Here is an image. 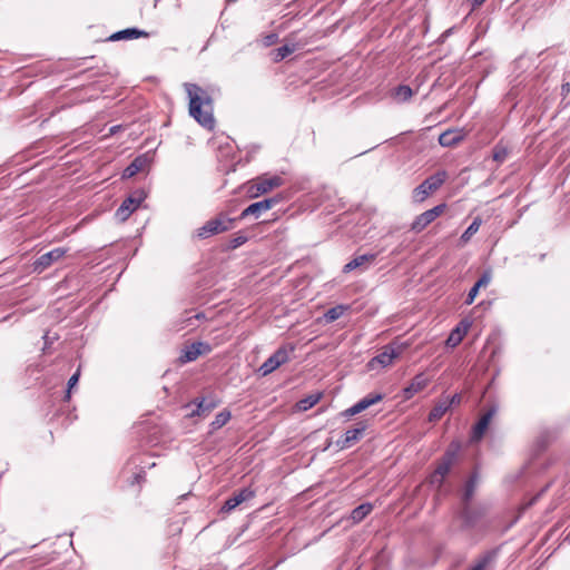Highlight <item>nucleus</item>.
I'll use <instances>...</instances> for the list:
<instances>
[{
	"label": "nucleus",
	"instance_id": "obj_37",
	"mask_svg": "<svg viewBox=\"0 0 570 570\" xmlns=\"http://www.w3.org/2000/svg\"><path fill=\"white\" fill-rule=\"evenodd\" d=\"M80 376V370L78 368L76 373H73L70 379L68 380V390H67V396L69 397L70 391L72 387L78 383Z\"/></svg>",
	"mask_w": 570,
	"mask_h": 570
},
{
	"label": "nucleus",
	"instance_id": "obj_47",
	"mask_svg": "<svg viewBox=\"0 0 570 570\" xmlns=\"http://www.w3.org/2000/svg\"><path fill=\"white\" fill-rule=\"evenodd\" d=\"M248 216H249V205L242 210L239 218H246Z\"/></svg>",
	"mask_w": 570,
	"mask_h": 570
},
{
	"label": "nucleus",
	"instance_id": "obj_10",
	"mask_svg": "<svg viewBox=\"0 0 570 570\" xmlns=\"http://www.w3.org/2000/svg\"><path fill=\"white\" fill-rule=\"evenodd\" d=\"M365 424H358L357 428L347 430L344 435L336 441L338 449L344 450L351 448L354 443L361 440L364 434Z\"/></svg>",
	"mask_w": 570,
	"mask_h": 570
},
{
	"label": "nucleus",
	"instance_id": "obj_49",
	"mask_svg": "<svg viewBox=\"0 0 570 570\" xmlns=\"http://www.w3.org/2000/svg\"><path fill=\"white\" fill-rule=\"evenodd\" d=\"M566 541H569V542H570V532L567 534V537H566Z\"/></svg>",
	"mask_w": 570,
	"mask_h": 570
},
{
	"label": "nucleus",
	"instance_id": "obj_1",
	"mask_svg": "<svg viewBox=\"0 0 570 570\" xmlns=\"http://www.w3.org/2000/svg\"><path fill=\"white\" fill-rule=\"evenodd\" d=\"M184 87L189 98V115L204 128L214 129L213 101L219 90L213 86L204 88L196 83H185Z\"/></svg>",
	"mask_w": 570,
	"mask_h": 570
},
{
	"label": "nucleus",
	"instance_id": "obj_29",
	"mask_svg": "<svg viewBox=\"0 0 570 570\" xmlns=\"http://www.w3.org/2000/svg\"><path fill=\"white\" fill-rule=\"evenodd\" d=\"M413 96V90L406 85H400L394 90V98L399 101H407Z\"/></svg>",
	"mask_w": 570,
	"mask_h": 570
},
{
	"label": "nucleus",
	"instance_id": "obj_25",
	"mask_svg": "<svg viewBox=\"0 0 570 570\" xmlns=\"http://www.w3.org/2000/svg\"><path fill=\"white\" fill-rule=\"evenodd\" d=\"M451 407V402H448V400H441L438 402L433 409L429 413V421L435 422L440 420Z\"/></svg>",
	"mask_w": 570,
	"mask_h": 570
},
{
	"label": "nucleus",
	"instance_id": "obj_4",
	"mask_svg": "<svg viewBox=\"0 0 570 570\" xmlns=\"http://www.w3.org/2000/svg\"><path fill=\"white\" fill-rule=\"evenodd\" d=\"M283 183V178L277 175H264L252 179V198L267 194L273 189L281 187Z\"/></svg>",
	"mask_w": 570,
	"mask_h": 570
},
{
	"label": "nucleus",
	"instance_id": "obj_16",
	"mask_svg": "<svg viewBox=\"0 0 570 570\" xmlns=\"http://www.w3.org/2000/svg\"><path fill=\"white\" fill-rule=\"evenodd\" d=\"M193 404L196 405V409L189 413V416L207 415L217 406L218 402L214 396L209 395L202 397L199 401L195 400Z\"/></svg>",
	"mask_w": 570,
	"mask_h": 570
},
{
	"label": "nucleus",
	"instance_id": "obj_20",
	"mask_svg": "<svg viewBox=\"0 0 570 570\" xmlns=\"http://www.w3.org/2000/svg\"><path fill=\"white\" fill-rule=\"evenodd\" d=\"M491 279H492L491 272L490 271H485L481 275L479 281L469 291L468 296L465 298V304L466 305H471L474 302L475 297L478 296L480 288L487 287L490 284Z\"/></svg>",
	"mask_w": 570,
	"mask_h": 570
},
{
	"label": "nucleus",
	"instance_id": "obj_28",
	"mask_svg": "<svg viewBox=\"0 0 570 570\" xmlns=\"http://www.w3.org/2000/svg\"><path fill=\"white\" fill-rule=\"evenodd\" d=\"M481 223L482 220L480 217L474 218L470 226L461 235V240L463 243H468L471 239V237L479 230Z\"/></svg>",
	"mask_w": 570,
	"mask_h": 570
},
{
	"label": "nucleus",
	"instance_id": "obj_15",
	"mask_svg": "<svg viewBox=\"0 0 570 570\" xmlns=\"http://www.w3.org/2000/svg\"><path fill=\"white\" fill-rule=\"evenodd\" d=\"M206 351H209V346L207 344L202 342L193 343L183 350L181 354L179 355V362L183 364L193 362Z\"/></svg>",
	"mask_w": 570,
	"mask_h": 570
},
{
	"label": "nucleus",
	"instance_id": "obj_19",
	"mask_svg": "<svg viewBox=\"0 0 570 570\" xmlns=\"http://www.w3.org/2000/svg\"><path fill=\"white\" fill-rule=\"evenodd\" d=\"M282 200L281 195L265 198L259 202L252 203V216L258 218L263 212H266L277 205Z\"/></svg>",
	"mask_w": 570,
	"mask_h": 570
},
{
	"label": "nucleus",
	"instance_id": "obj_41",
	"mask_svg": "<svg viewBox=\"0 0 570 570\" xmlns=\"http://www.w3.org/2000/svg\"><path fill=\"white\" fill-rule=\"evenodd\" d=\"M246 168V164L245 163H237L236 165H234L233 169L230 171H228L227 174H232V173H236L238 169H245Z\"/></svg>",
	"mask_w": 570,
	"mask_h": 570
},
{
	"label": "nucleus",
	"instance_id": "obj_39",
	"mask_svg": "<svg viewBox=\"0 0 570 570\" xmlns=\"http://www.w3.org/2000/svg\"><path fill=\"white\" fill-rule=\"evenodd\" d=\"M144 480H145V472L141 471V472L132 475V480L130 483L131 484H135V483L140 484Z\"/></svg>",
	"mask_w": 570,
	"mask_h": 570
},
{
	"label": "nucleus",
	"instance_id": "obj_9",
	"mask_svg": "<svg viewBox=\"0 0 570 570\" xmlns=\"http://www.w3.org/2000/svg\"><path fill=\"white\" fill-rule=\"evenodd\" d=\"M142 199L144 197L141 195H139L138 197L129 196L128 198H126L119 206V208L116 210V218L119 222L127 220L128 217L139 207Z\"/></svg>",
	"mask_w": 570,
	"mask_h": 570
},
{
	"label": "nucleus",
	"instance_id": "obj_44",
	"mask_svg": "<svg viewBox=\"0 0 570 570\" xmlns=\"http://www.w3.org/2000/svg\"><path fill=\"white\" fill-rule=\"evenodd\" d=\"M448 402H451V406L453 404H459L461 401V396L459 394H454L451 399H446Z\"/></svg>",
	"mask_w": 570,
	"mask_h": 570
},
{
	"label": "nucleus",
	"instance_id": "obj_35",
	"mask_svg": "<svg viewBox=\"0 0 570 570\" xmlns=\"http://www.w3.org/2000/svg\"><path fill=\"white\" fill-rule=\"evenodd\" d=\"M247 242V236L245 235H238L236 237H233L229 243H228V248L229 249H235L239 246H242L243 244H245Z\"/></svg>",
	"mask_w": 570,
	"mask_h": 570
},
{
	"label": "nucleus",
	"instance_id": "obj_31",
	"mask_svg": "<svg viewBox=\"0 0 570 570\" xmlns=\"http://www.w3.org/2000/svg\"><path fill=\"white\" fill-rule=\"evenodd\" d=\"M203 318H205L204 313H196L194 315L186 316L181 320L180 326L178 327V330L193 328V327H195L194 321H199Z\"/></svg>",
	"mask_w": 570,
	"mask_h": 570
},
{
	"label": "nucleus",
	"instance_id": "obj_33",
	"mask_svg": "<svg viewBox=\"0 0 570 570\" xmlns=\"http://www.w3.org/2000/svg\"><path fill=\"white\" fill-rule=\"evenodd\" d=\"M509 155V150L505 146L497 145L493 149V159L498 163H503Z\"/></svg>",
	"mask_w": 570,
	"mask_h": 570
},
{
	"label": "nucleus",
	"instance_id": "obj_43",
	"mask_svg": "<svg viewBox=\"0 0 570 570\" xmlns=\"http://www.w3.org/2000/svg\"><path fill=\"white\" fill-rule=\"evenodd\" d=\"M487 566V560L483 559L482 561L478 562L471 570H484Z\"/></svg>",
	"mask_w": 570,
	"mask_h": 570
},
{
	"label": "nucleus",
	"instance_id": "obj_26",
	"mask_svg": "<svg viewBox=\"0 0 570 570\" xmlns=\"http://www.w3.org/2000/svg\"><path fill=\"white\" fill-rule=\"evenodd\" d=\"M296 50L295 45H284L272 51L274 62H279Z\"/></svg>",
	"mask_w": 570,
	"mask_h": 570
},
{
	"label": "nucleus",
	"instance_id": "obj_14",
	"mask_svg": "<svg viewBox=\"0 0 570 570\" xmlns=\"http://www.w3.org/2000/svg\"><path fill=\"white\" fill-rule=\"evenodd\" d=\"M150 163L148 154L137 156L122 171V178H131L142 171Z\"/></svg>",
	"mask_w": 570,
	"mask_h": 570
},
{
	"label": "nucleus",
	"instance_id": "obj_23",
	"mask_svg": "<svg viewBox=\"0 0 570 570\" xmlns=\"http://www.w3.org/2000/svg\"><path fill=\"white\" fill-rule=\"evenodd\" d=\"M469 326L470 323L461 322V324L450 333L446 340V345L450 347H455L459 345L468 333Z\"/></svg>",
	"mask_w": 570,
	"mask_h": 570
},
{
	"label": "nucleus",
	"instance_id": "obj_13",
	"mask_svg": "<svg viewBox=\"0 0 570 570\" xmlns=\"http://www.w3.org/2000/svg\"><path fill=\"white\" fill-rule=\"evenodd\" d=\"M430 383V379H428L424 373L416 374L411 383L403 389V397L405 400L412 399L416 393L424 390Z\"/></svg>",
	"mask_w": 570,
	"mask_h": 570
},
{
	"label": "nucleus",
	"instance_id": "obj_7",
	"mask_svg": "<svg viewBox=\"0 0 570 570\" xmlns=\"http://www.w3.org/2000/svg\"><path fill=\"white\" fill-rule=\"evenodd\" d=\"M456 451L458 448L452 449L450 448L443 455L441 462L438 464L434 474L432 476L433 482H438L439 484H442L444 476L450 472L451 466L456 460Z\"/></svg>",
	"mask_w": 570,
	"mask_h": 570
},
{
	"label": "nucleus",
	"instance_id": "obj_30",
	"mask_svg": "<svg viewBox=\"0 0 570 570\" xmlns=\"http://www.w3.org/2000/svg\"><path fill=\"white\" fill-rule=\"evenodd\" d=\"M345 307L343 305H337L330 308L325 314V321L331 323L338 320L344 314Z\"/></svg>",
	"mask_w": 570,
	"mask_h": 570
},
{
	"label": "nucleus",
	"instance_id": "obj_42",
	"mask_svg": "<svg viewBox=\"0 0 570 570\" xmlns=\"http://www.w3.org/2000/svg\"><path fill=\"white\" fill-rule=\"evenodd\" d=\"M570 92V83L569 82H564L562 83L561 86V95L563 97H567V95Z\"/></svg>",
	"mask_w": 570,
	"mask_h": 570
},
{
	"label": "nucleus",
	"instance_id": "obj_5",
	"mask_svg": "<svg viewBox=\"0 0 570 570\" xmlns=\"http://www.w3.org/2000/svg\"><path fill=\"white\" fill-rule=\"evenodd\" d=\"M294 351V347L289 348L283 346L279 347L258 368V372L262 376L268 375L281 365L285 364L289 361V354Z\"/></svg>",
	"mask_w": 570,
	"mask_h": 570
},
{
	"label": "nucleus",
	"instance_id": "obj_27",
	"mask_svg": "<svg viewBox=\"0 0 570 570\" xmlns=\"http://www.w3.org/2000/svg\"><path fill=\"white\" fill-rule=\"evenodd\" d=\"M373 505L371 503H363L352 511L351 518L354 522H361L366 515L371 513Z\"/></svg>",
	"mask_w": 570,
	"mask_h": 570
},
{
	"label": "nucleus",
	"instance_id": "obj_18",
	"mask_svg": "<svg viewBox=\"0 0 570 570\" xmlns=\"http://www.w3.org/2000/svg\"><path fill=\"white\" fill-rule=\"evenodd\" d=\"M494 414H495V409H490L480 417V420L473 428V434H472L473 440L478 441V440L482 439V436L484 435Z\"/></svg>",
	"mask_w": 570,
	"mask_h": 570
},
{
	"label": "nucleus",
	"instance_id": "obj_2",
	"mask_svg": "<svg viewBox=\"0 0 570 570\" xmlns=\"http://www.w3.org/2000/svg\"><path fill=\"white\" fill-rule=\"evenodd\" d=\"M448 173L445 170H439L434 175L428 177L422 184H420L413 190V199L416 203H422L431 194L436 191L446 180Z\"/></svg>",
	"mask_w": 570,
	"mask_h": 570
},
{
	"label": "nucleus",
	"instance_id": "obj_11",
	"mask_svg": "<svg viewBox=\"0 0 570 570\" xmlns=\"http://www.w3.org/2000/svg\"><path fill=\"white\" fill-rule=\"evenodd\" d=\"M399 355L400 352L395 351V348L390 345L385 346L381 353H379L368 362V367L373 370L375 368L376 364L381 365L382 367H386L391 365Z\"/></svg>",
	"mask_w": 570,
	"mask_h": 570
},
{
	"label": "nucleus",
	"instance_id": "obj_12",
	"mask_svg": "<svg viewBox=\"0 0 570 570\" xmlns=\"http://www.w3.org/2000/svg\"><path fill=\"white\" fill-rule=\"evenodd\" d=\"M382 399H383V395L380 393L368 394L365 397H363L362 400H360L357 403H355L353 406L345 410L344 415H346V416L356 415V414L363 412L364 410H366L367 407H370L371 405L379 403Z\"/></svg>",
	"mask_w": 570,
	"mask_h": 570
},
{
	"label": "nucleus",
	"instance_id": "obj_17",
	"mask_svg": "<svg viewBox=\"0 0 570 570\" xmlns=\"http://www.w3.org/2000/svg\"><path fill=\"white\" fill-rule=\"evenodd\" d=\"M464 139L462 129H448L439 137V144L443 147H453Z\"/></svg>",
	"mask_w": 570,
	"mask_h": 570
},
{
	"label": "nucleus",
	"instance_id": "obj_6",
	"mask_svg": "<svg viewBox=\"0 0 570 570\" xmlns=\"http://www.w3.org/2000/svg\"><path fill=\"white\" fill-rule=\"evenodd\" d=\"M445 204H440L424 213L420 214L412 223L411 230L415 233L422 232L426 226L433 223L445 210Z\"/></svg>",
	"mask_w": 570,
	"mask_h": 570
},
{
	"label": "nucleus",
	"instance_id": "obj_46",
	"mask_svg": "<svg viewBox=\"0 0 570 570\" xmlns=\"http://www.w3.org/2000/svg\"><path fill=\"white\" fill-rule=\"evenodd\" d=\"M464 518H465L466 523H469L470 525H472L474 523L472 518L469 515L468 509L464 510Z\"/></svg>",
	"mask_w": 570,
	"mask_h": 570
},
{
	"label": "nucleus",
	"instance_id": "obj_21",
	"mask_svg": "<svg viewBox=\"0 0 570 570\" xmlns=\"http://www.w3.org/2000/svg\"><path fill=\"white\" fill-rule=\"evenodd\" d=\"M140 37H148V33L138 28H127L120 31L112 33L108 40L110 41H119V40H128V39H137Z\"/></svg>",
	"mask_w": 570,
	"mask_h": 570
},
{
	"label": "nucleus",
	"instance_id": "obj_32",
	"mask_svg": "<svg viewBox=\"0 0 570 570\" xmlns=\"http://www.w3.org/2000/svg\"><path fill=\"white\" fill-rule=\"evenodd\" d=\"M229 419V412H220L215 416V420L212 422L210 426L213 430L220 429L228 422Z\"/></svg>",
	"mask_w": 570,
	"mask_h": 570
},
{
	"label": "nucleus",
	"instance_id": "obj_22",
	"mask_svg": "<svg viewBox=\"0 0 570 570\" xmlns=\"http://www.w3.org/2000/svg\"><path fill=\"white\" fill-rule=\"evenodd\" d=\"M249 498V488H243L237 494L228 498L222 507L223 512H229Z\"/></svg>",
	"mask_w": 570,
	"mask_h": 570
},
{
	"label": "nucleus",
	"instance_id": "obj_48",
	"mask_svg": "<svg viewBox=\"0 0 570 570\" xmlns=\"http://www.w3.org/2000/svg\"><path fill=\"white\" fill-rule=\"evenodd\" d=\"M472 2L473 8L480 7L485 0H470Z\"/></svg>",
	"mask_w": 570,
	"mask_h": 570
},
{
	"label": "nucleus",
	"instance_id": "obj_8",
	"mask_svg": "<svg viewBox=\"0 0 570 570\" xmlns=\"http://www.w3.org/2000/svg\"><path fill=\"white\" fill-rule=\"evenodd\" d=\"M66 253H67V249H65L62 247H57V248L51 249L50 252L42 254L33 263V269L39 273L43 272L53 262L59 261Z\"/></svg>",
	"mask_w": 570,
	"mask_h": 570
},
{
	"label": "nucleus",
	"instance_id": "obj_38",
	"mask_svg": "<svg viewBox=\"0 0 570 570\" xmlns=\"http://www.w3.org/2000/svg\"><path fill=\"white\" fill-rule=\"evenodd\" d=\"M278 40V36L276 33H269L263 38V45L265 47L273 46Z\"/></svg>",
	"mask_w": 570,
	"mask_h": 570
},
{
	"label": "nucleus",
	"instance_id": "obj_45",
	"mask_svg": "<svg viewBox=\"0 0 570 570\" xmlns=\"http://www.w3.org/2000/svg\"><path fill=\"white\" fill-rule=\"evenodd\" d=\"M247 184H248V181H245V183H243V184L240 185V189H242V191H243L244 196H247V195H248V193H249V188L247 187Z\"/></svg>",
	"mask_w": 570,
	"mask_h": 570
},
{
	"label": "nucleus",
	"instance_id": "obj_36",
	"mask_svg": "<svg viewBox=\"0 0 570 570\" xmlns=\"http://www.w3.org/2000/svg\"><path fill=\"white\" fill-rule=\"evenodd\" d=\"M474 487H475V481L474 479H471L466 485H465V490H464V494H463V500L465 502H469L471 500V498L473 497V493H474Z\"/></svg>",
	"mask_w": 570,
	"mask_h": 570
},
{
	"label": "nucleus",
	"instance_id": "obj_40",
	"mask_svg": "<svg viewBox=\"0 0 570 570\" xmlns=\"http://www.w3.org/2000/svg\"><path fill=\"white\" fill-rule=\"evenodd\" d=\"M246 528H247V524H244V525L240 528V531H239V533H238L236 537H234V538H230V537H229L228 541H229V544H230V546H233V544H235V543L237 542L238 537H239V535H240V534L246 530Z\"/></svg>",
	"mask_w": 570,
	"mask_h": 570
},
{
	"label": "nucleus",
	"instance_id": "obj_34",
	"mask_svg": "<svg viewBox=\"0 0 570 570\" xmlns=\"http://www.w3.org/2000/svg\"><path fill=\"white\" fill-rule=\"evenodd\" d=\"M320 401V395H311L298 402L299 410L306 411L314 406Z\"/></svg>",
	"mask_w": 570,
	"mask_h": 570
},
{
	"label": "nucleus",
	"instance_id": "obj_3",
	"mask_svg": "<svg viewBox=\"0 0 570 570\" xmlns=\"http://www.w3.org/2000/svg\"><path fill=\"white\" fill-rule=\"evenodd\" d=\"M235 218L229 217L225 213H220L215 218L206 222L202 227L197 229V236L199 238H207L213 235L226 232L233 227Z\"/></svg>",
	"mask_w": 570,
	"mask_h": 570
},
{
	"label": "nucleus",
	"instance_id": "obj_24",
	"mask_svg": "<svg viewBox=\"0 0 570 570\" xmlns=\"http://www.w3.org/2000/svg\"><path fill=\"white\" fill-rule=\"evenodd\" d=\"M375 258H376V254H363V255L356 256L352 261H350L347 264L344 265L343 272L350 273L358 267H362V266L373 262Z\"/></svg>",
	"mask_w": 570,
	"mask_h": 570
}]
</instances>
